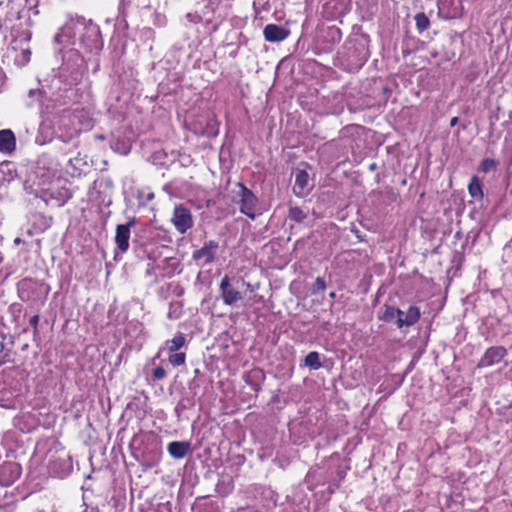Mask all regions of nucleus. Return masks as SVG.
Masks as SVG:
<instances>
[{
	"label": "nucleus",
	"mask_w": 512,
	"mask_h": 512,
	"mask_svg": "<svg viewBox=\"0 0 512 512\" xmlns=\"http://www.w3.org/2000/svg\"><path fill=\"white\" fill-rule=\"evenodd\" d=\"M153 380L159 381L166 377V371L162 366H158L152 371Z\"/></svg>",
	"instance_id": "nucleus-34"
},
{
	"label": "nucleus",
	"mask_w": 512,
	"mask_h": 512,
	"mask_svg": "<svg viewBox=\"0 0 512 512\" xmlns=\"http://www.w3.org/2000/svg\"><path fill=\"white\" fill-rule=\"evenodd\" d=\"M60 37H61V35H60V34H57V35L55 36V41H56V42H59V41H60Z\"/></svg>",
	"instance_id": "nucleus-49"
},
{
	"label": "nucleus",
	"mask_w": 512,
	"mask_h": 512,
	"mask_svg": "<svg viewBox=\"0 0 512 512\" xmlns=\"http://www.w3.org/2000/svg\"><path fill=\"white\" fill-rule=\"evenodd\" d=\"M153 197H154V195L152 193H150L147 198H148V200H151Z\"/></svg>",
	"instance_id": "nucleus-52"
},
{
	"label": "nucleus",
	"mask_w": 512,
	"mask_h": 512,
	"mask_svg": "<svg viewBox=\"0 0 512 512\" xmlns=\"http://www.w3.org/2000/svg\"><path fill=\"white\" fill-rule=\"evenodd\" d=\"M507 355L504 346L489 347L477 363V368H487L500 363Z\"/></svg>",
	"instance_id": "nucleus-10"
},
{
	"label": "nucleus",
	"mask_w": 512,
	"mask_h": 512,
	"mask_svg": "<svg viewBox=\"0 0 512 512\" xmlns=\"http://www.w3.org/2000/svg\"><path fill=\"white\" fill-rule=\"evenodd\" d=\"M237 192L238 199L235 200L239 204V211L248 218L254 220L257 217L256 208L259 203L258 197L243 183L238 182Z\"/></svg>",
	"instance_id": "nucleus-2"
},
{
	"label": "nucleus",
	"mask_w": 512,
	"mask_h": 512,
	"mask_svg": "<svg viewBox=\"0 0 512 512\" xmlns=\"http://www.w3.org/2000/svg\"><path fill=\"white\" fill-rule=\"evenodd\" d=\"M399 317H400V318H404V317H405L404 311H403V310H401V309H399V314H397V316H396V320H397V319H399Z\"/></svg>",
	"instance_id": "nucleus-43"
},
{
	"label": "nucleus",
	"mask_w": 512,
	"mask_h": 512,
	"mask_svg": "<svg viewBox=\"0 0 512 512\" xmlns=\"http://www.w3.org/2000/svg\"><path fill=\"white\" fill-rule=\"evenodd\" d=\"M16 150V137L12 130H0V152L11 155Z\"/></svg>",
	"instance_id": "nucleus-16"
},
{
	"label": "nucleus",
	"mask_w": 512,
	"mask_h": 512,
	"mask_svg": "<svg viewBox=\"0 0 512 512\" xmlns=\"http://www.w3.org/2000/svg\"><path fill=\"white\" fill-rule=\"evenodd\" d=\"M329 296H330V298H335V297H336V292H331V293L329 294Z\"/></svg>",
	"instance_id": "nucleus-50"
},
{
	"label": "nucleus",
	"mask_w": 512,
	"mask_h": 512,
	"mask_svg": "<svg viewBox=\"0 0 512 512\" xmlns=\"http://www.w3.org/2000/svg\"><path fill=\"white\" fill-rule=\"evenodd\" d=\"M232 489H233V486L231 484V481H229L228 483L221 481V482H218V484H217V491L220 494H228L232 491Z\"/></svg>",
	"instance_id": "nucleus-33"
},
{
	"label": "nucleus",
	"mask_w": 512,
	"mask_h": 512,
	"mask_svg": "<svg viewBox=\"0 0 512 512\" xmlns=\"http://www.w3.org/2000/svg\"><path fill=\"white\" fill-rule=\"evenodd\" d=\"M499 166V161L492 158H485L481 160L478 171L482 173H489L491 171H495Z\"/></svg>",
	"instance_id": "nucleus-27"
},
{
	"label": "nucleus",
	"mask_w": 512,
	"mask_h": 512,
	"mask_svg": "<svg viewBox=\"0 0 512 512\" xmlns=\"http://www.w3.org/2000/svg\"><path fill=\"white\" fill-rule=\"evenodd\" d=\"M511 242H512V238H511Z\"/></svg>",
	"instance_id": "nucleus-54"
},
{
	"label": "nucleus",
	"mask_w": 512,
	"mask_h": 512,
	"mask_svg": "<svg viewBox=\"0 0 512 512\" xmlns=\"http://www.w3.org/2000/svg\"><path fill=\"white\" fill-rule=\"evenodd\" d=\"M9 311L12 314L14 320H16L22 313V305L19 303H13L9 306Z\"/></svg>",
	"instance_id": "nucleus-35"
},
{
	"label": "nucleus",
	"mask_w": 512,
	"mask_h": 512,
	"mask_svg": "<svg viewBox=\"0 0 512 512\" xmlns=\"http://www.w3.org/2000/svg\"><path fill=\"white\" fill-rule=\"evenodd\" d=\"M12 361L11 350L5 347L3 342L0 343V366Z\"/></svg>",
	"instance_id": "nucleus-30"
},
{
	"label": "nucleus",
	"mask_w": 512,
	"mask_h": 512,
	"mask_svg": "<svg viewBox=\"0 0 512 512\" xmlns=\"http://www.w3.org/2000/svg\"><path fill=\"white\" fill-rule=\"evenodd\" d=\"M418 32L422 33L430 26V20L424 12L417 13L414 17Z\"/></svg>",
	"instance_id": "nucleus-28"
},
{
	"label": "nucleus",
	"mask_w": 512,
	"mask_h": 512,
	"mask_svg": "<svg viewBox=\"0 0 512 512\" xmlns=\"http://www.w3.org/2000/svg\"><path fill=\"white\" fill-rule=\"evenodd\" d=\"M179 156H180L179 161H180L182 166L187 167V166H189L192 163V158H191L190 155L179 154Z\"/></svg>",
	"instance_id": "nucleus-36"
},
{
	"label": "nucleus",
	"mask_w": 512,
	"mask_h": 512,
	"mask_svg": "<svg viewBox=\"0 0 512 512\" xmlns=\"http://www.w3.org/2000/svg\"><path fill=\"white\" fill-rule=\"evenodd\" d=\"M468 193L476 201L484 198L483 184L477 175H473L468 184Z\"/></svg>",
	"instance_id": "nucleus-21"
},
{
	"label": "nucleus",
	"mask_w": 512,
	"mask_h": 512,
	"mask_svg": "<svg viewBox=\"0 0 512 512\" xmlns=\"http://www.w3.org/2000/svg\"><path fill=\"white\" fill-rule=\"evenodd\" d=\"M22 468L17 462H3L0 465V485L10 486L21 476Z\"/></svg>",
	"instance_id": "nucleus-11"
},
{
	"label": "nucleus",
	"mask_w": 512,
	"mask_h": 512,
	"mask_svg": "<svg viewBox=\"0 0 512 512\" xmlns=\"http://www.w3.org/2000/svg\"><path fill=\"white\" fill-rule=\"evenodd\" d=\"M17 292L19 298L24 302L37 301L42 295L45 297L48 295L49 287L43 282L24 278L17 283Z\"/></svg>",
	"instance_id": "nucleus-1"
},
{
	"label": "nucleus",
	"mask_w": 512,
	"mask_h": 512,
	"mask_svg": "<svg viewBox=\"0 0 512 512\" xmlns=\"http://www.w3.org/2000/svg\"><path fill=\"white\" fill-rule=\"evenodd\" d=\"M137 219L129 218L126 224H119L116 227L115 243L117 248L122 252H126L129 248L130 228L135 226Z\"/></svg>",
	"instance_id": "nucleus-12"
},
{
	"label": "nucleus",
	"mask_w": 512,
	"mask_h": 512,
	"mask_svg": "<svg viewBox=\"0 0 512 512\" xmlns=\"http://www.w3.org/2000/svg\"><path fill=\"white\" fill-rule=\"evenodd\" d=\"M84 30L85 32L81 36V44L90 53L98 55L103 49V40L99 27L90 22L85 26Z\"/></svg>",
	"instance_id": "nucleus-3"
},
{
	"label": "nucleus",
	"mask_w": 512,
	"mask_h": 512,
	"mask_svg": "<svg viewBox=\"0 0 512 512\" xmlns=\"http://www.w3.org/2000/svg\"><path fill=\"white\" fill-rule=\"evenodd\" d=\"M171 222L180 234H185L194 224L190 209L183 204L175 205Z\"/></svg>",
	"instance_id": "nucleus-6"
},
{
	"label": "nucleus",
	"mask_w": 512,
	"mask_h": 512,
	"mask_svg": "<svg viewBox=\"0 0 512 512\" xmlns=\"http://www.w3.org/2000/svg\"><path fill=\"white\" fill-rule=\"evenodd\" d=\"M22 242L21 238L17 237L15 240H14V243L15 244H20Z\"/></svg>",
	"instance_id": "nucleus-48"
},
{
	"label": "nucleus",
	"mask_w": 512,
	"mask_h": 512,
	"mask_svg": "<svg viewBox=\"0 0 512 512\" xmlns=\"http://www.w3.org/2000/svg\"><path fill=\"white\" fill-rule=\"evenodd\" d=\"M335 32L340 36V31L339 29H336Z\"/></svg>",
	"instance_id": "nucleus-53"
},
{
	"label": "nucleus",
	"mask_w": 512,
	"mask_h": 512,
	"mask_svg": "<svg viewBox=\"0 0 512 512\" xmlns=\"http://www.w3.org/2000/svg\"><path fill=\"white\" fill-rule=\"evenodd\" d=\"M308 185H309V174L307 173L306 170L298 169L295 172V183L293 186L294 194L298 197L305 196L309 191Z\"/></svg>",
	"instance_id": "nucleus-17"
},
{
	"label": "nucleus",
	"mask_w": 512,
	"mask_h": 512,
	"mask_svg": "<svg viewBox=\"0 0 512 512\" xmlns=\"http://www.w3.org/2000/svg\"><path fill=\"white\" fill-rule=\"evenodd\" d=\"M304 364L313 370L320 369L322 367V363L320 361L319 353L316 351L309 352L304 359Z\"/></svg>",
	"instance_id": "nucleus-25"
},
{
	"label": "nucleus",
	"mask_w": 512,
	"mask_h": 512,
	"mask_svg": "<svg viewBox=\"0 0 512 512\" xmlns=\"http://www.w3.org/2000/svg\"><path fill=\"white\" fill-rule=\"evenodd\" d=\"M11 164L10 161H3L0 163V167H3V166H9Z\"/></svg>",
	"instance_id": "nucleus-45"
},
{
	"label": "nucleus",
	"mask_w": 512,
	"mask_h": 512,
	"mask_svg": "<svg viewBox=\"0 0 512 512\" xmlns=\"http://www.w3.org/2000/svg\"><path fill=\"white\" fill-rule=\"evenodd\" d=\"M399 314V308H396L389 304H384L382 314L378 315L380 321L386 323H396V316Z\"/></svg>",
	"instance_id": "nucleus-23"
},
{
	"label": "nucleus",
	"mask_w": 512,
	"mask_h": 512,
	"mask_svg": "<svg viewBox=\"0 0 512 512\" xmlns=\"http://www.w3.org/2000/svg\"><path fill=\"white\" fill-rule=\"evenodd\" d=\"M376 168H377V164H376V163H372V164L369 166V169H370L371 171L376 170Z\"/></svg>",
	"instance_id": "nucleus-46"
},
{
	"label": "nucleus",
	"mask_w": 512,
	"mask_h": 512,
	"mask_svg": "<svg viewBox=\"0 0 512 512\" xmlns=\"http://www.w3.org/2000/svg\"><path fill=\"white\" fill-rule=\"evenodd\" d=\"M49 197L57 201L58 206H63L72 198V192L66 187L51 189Z\"/></svg>",
	"instance_id": "nucleus-22"
},
{
	"label": "nucleus",
	"mask_w": 512,
	"mask_h": 512,
	"mask_svg": "<svg viewBox=\"0 0 512 512\" xmlns=\"http://www.w3.org/2000/svg\"><path fill=\"white\" fill-rule=\"evenodd\" d=\"M308 217V211L298 206H290L288 210V219L296 223H302Z\"/></svg>",
	"instance_id": "nucleus-24"
},
{
	"label": "nucleus",
	"mask_w": 512,
	"mask_h": 512,
	"mask_svg": "<svg viewBox=\"0 0 512 512\" xmlns=\"http://www.w3.org/2000/svg\"><path fill=\"white\" fill-rule=\"evenodd\" d=\"M17 498L13 493L7 491H0V511L1 512H15L17 508Z\"/></svg>",
	"instance_id": "nucleus-20"
},
{
	"label": "nucleus",
	"mask_w": 512,
	"mask_h": 512,
	"mask_svg": "<svg viewBox=\"0 0 512 512\" xmlns=\"http://www.w3.org/2000/svg\"><path fill=\"white\" fill-rule=\"evenodd\" d=\"M405 317L396 320L397 328L410 327L415 325L421 318V311L418 306L410 305L407 311H404Z\"/></svg>",
	"instance_id": "nucleus-15"
},
{
	"label": "nucleus",
	"mask_w": 512,
	"mask_h": 512,
	"mask_svg": "<svg viewBox=\"0 0 512 512\" xmlns=\"http://www.w3.org/2000/svg\"><path fill=\"white\" fill-rule=\"evenodd\" d=\"M194 374H195L196 376H197V375H199V374H200V370H199L198 368H197V369H195V370H194Z\"/></svg>",
	"instance_id": "nucleus-51"
},
{
	"label": "nucleus",
	"mask_w": 512,
	"mask_h": 512,
	"mask_svg": "<svg viewBox=\"0 0 512 512\" xmlns=\"http://www.w3.org/2000/svg\"><path fill=\"white\" fill-rule=\"evenodd\" d=\"M161 449L157 442L151 443V448L142 452V462L147 466L152 467L159 462Z\"/></svg>",
	"instance_id": "nucleus-19"
},
{
	"label": "nucleus",
	"mask_w": 512,
	"mask_h": 512,
	"mask_svg": "<svg viewBox=\"0 0 512 512\" xmlns=\"http://www.w3.org/2000/svg\"><path fill=\"white\" fill-rule=\"evenodd\" d=\"M186 343V339L183 333L178 332L172 340L168 341L167 344L168 350L170 353L178 351L180 348H182Z\"/></svg>",
	"instance_id": "nucleus-26"
},
{
	"label": "nucleus",
	"mask_w": 512,
	"mask_h": 512,
	"mask_svg": "<svg viewBox=\"0 0 512 512\" xmlns=\"http://www.w3.org/2000/svg\"><path fill=\"white\" fill-rule=\"evenodd\" d=\"M73 470L72 457L68 454L62 453L54 457L49 463V471L51 474L59 477H67Z\"/></svg>",
	"instance_id": "nucleus-7"
},
{
	"label": "nucleus",
	"mask_w": 512,
	"mask_h": 512,
	"mask_svg": "<svg viewBox=\"0 0 512 512\" xmlns=\"http://www.w3.org/2000/svg\"><path fill=\"white\" fill-rule=\"evenodd\" d=\"M182 314V303L179 301H172L169 304L168 318L175 320Z\"/></svg>",
	"instance_id": "nucleus-29"
},
{
	"label": "nucleus",
	"mask_w": 512,
	"mask_h": 512,
	"mask_svg": "<svg viewBox=\"0 0 512 512\" xmlns=\"http://www.w3.org/2000/svg\"><path fill=\"white\" fill-rule=\"evenodd\" d=\"M351 231L356 235V237H357L360 241H363V238H362V236L360 235L359 230H357V229H356V230L352 229Z\"/></svg>",
	"instance_id": "nucleus-42"
},
{
	"label": "nucleus",
	"mask_w": 512,
	"mask_h": 512,
	"mask_svg": "<svg viewBox=\"0 0 512 512\" xmlns=\"http://www.w3.org/2000/svg\"><path fill=\"white\" fill-rule=\"evenodd\" d=\"M350 129V126H346L341 130V133L344 134L346 131Z\"/></svg>",
	"instance_id": "nucleus-47"
},
{
	"label": "nucleus",
	"mask_w": 512,
	"mask_h": 512,
	"mask_svg": "<svg viewBox=\"0 0 512 512\" xmlns=\"http://www.w3.org/2000/svg\"><path fill=\"white\" fill-rule=\"evenodd\" d=\"M39 319H40L39 315H34L29 320V324L33 327L35 334L38 332Z\"/></svg>",
	"instance_id": "nucleus-37"
},
{
	"label": "nucleus",
	"mask_w": 512,
	"mask_h": 512,
	"mask_svg": "<svg viewBox=\"0 0 512 512\" xmlns=\"http://www.w3.org/2000/svg\"><path fill=\"white\" fill-rule=\"evenodd\" d=\"M266 379L265 372L261 368H253L244 374L245 383L257 394L262 389V384Z\"/></svg>",
	"instance_id": "nucleus-13"
},
{
	"label": "nucleus",
	"mask_w": 512,
	"mask_h": 512,
	"mask_svg": "<svg viewBox=\"0 0 512 512\" xmlns=\"http://www.w3.org/2000/svg\"><path fill=\"white\" fill-rule=\"evenodd\" d=\"M184 292L185 290L183 286H181L180 284L175 285L173 288V294L176 295L177 297L183 296Z\"/></svg>",
	"instance_id": "nucleus-38"
},
{
	"label": "nucleus",
	"mask_w": 512,
	"mask_h": 512,
	"mask_svg": "<svg viewBox=\"0 0 512 512\" xmlns=\"http://www.w3.org/2000/svg\"><path fill=\"white\" fill-rule=\"evenodd\" d=\"M186 354L184 352H173L169 356V362L173 366H180L185 363Z\"/></svg>",
	"instance_id": "nucleus-31"
},
{
	"label": "nucleus",
	"mask_w": 512,
	"mask_h": 512,
	"mask_svg": "<svg viewBox=\"0 0 512 512\" xmlns=\"http://www.w3.org/2000/svg\"><path fill=\"white\" fill-rule=\"evenodd\" d=\"M325 289H326V282H325L324 278L317 277L312 288H311V293L316 295L320 292L325 291Z\"/></svg>",
	"instance_id": "nucleus-32"
},
{
	"label": "nucleus",
	"mask_w": 512,
	"mask_h": 512,
	"mask_svg": "<svg viewBox=\"0 0 512 512\" xmlns=\"http://www.w3.org/2000/svg\"><path fill=\"white\" fill-rule=\"evenodd\" d=\"M191 449L188 441H172L167 446L169 455L174 459H183Z\"/></svg>",
	"instance_id": "nucleus-18"
},
{
	"label": "nucleus",
	"mask_w": 512,
	"mask_h": 512,
	"mask_svg": "<svg viewBox=\"0 0 512 512\" xmlns=\"http://www.w3.org/2000/svg\"><path fill=\"white\" fill-rule=\"evenodd\" d=\"M220 295L224 304L234 306L243 296L237 287L231 282L228 275H225L219 285Z\"/></svg>",
	"instance_id": "nucleus-8"
},
{
	"label": "nucleus",
	"mask_w": 512,
	"mask_h": 512,
	"mask_svg": "<svg viewBox=\"0 0 512 512\" xmlns=\"http://www.w3.org/2000/svg\"><path fill=\"white\" fill-rule=\"evenodd\" d=\"M84 68V59L77 51H70L62 66L64 71H70L74 81H77L82 76Z\"/></svg>",
	"instance_id": "nucleus-9"
},
{
	"label": "nucleus",
	"mask_w": 512,
	"mask_h": 512,
	"mask_svg": "<svg viewBox=\"0 0 512 512\" xmlns=\"http://www.w3.org/2000/svg\"><path fill=\"white\" fill-rule=\"evenodd\" d=\"M459 122V118L458 117H453L451 120H450V126L451 127H454L455 125H457Z\"/></svg>",
	"instance_id": "nucleus-41"
},
{
	"label": "nucleus",
	"mask_w": 512,
	"mask_h": 512,
	"mask_svg": "<svg viewBox=\"0 0 512 512\" xmlns=\"http://www.w3.org/2000/svg\"><path fill=\"white\" fill-rule=\"evenodd\" d=\"M40 90H30L29 91V96H34L35 94H40Z\"/></svg>",
	"instance_id": "nucleus-44"
},
{
	"label": "nucleus",
	"mask_w": 512,
	"mask_h": 512,
	"mask_svg": "<svg viewBox=\"0 0 512 512\" xmlns=\"http://www.w3.org/2000/svg\"><path fill=\"white\" fill-rule=\"evenodd\" d=\"M186 409V405H184L182 402H179L178 405L176 406L175 408V412L177 413V415H180V413Z\"/></svg>",
	"instance_id": "nucleus-39"
},
{
	"label": "nucleus",
	"mask_w": 512,
	"mask_h": 512,
	"mask_svg": "<svg viewBox=\"0 0 512 512\" xmlns=\"http://www.w3.org/2000/svg\"><path fill=\"white\" fill-rule=\"evenodd\" d=\"M192 131L198 136L215 138L219 134V122L215 115L207 114L193 124Z\"/></svg>",
	"instance_id": "nucleus-5"
},
{
	"label": "nucleus",
	"mask_w": 512,
	"mask_h": 512,
	"mask_svg": "<svg viewBox=\"0 0 512 512\" xmlns=\"http://www.w3.org/2000/svg\"><path fill=\"white\" fill-rule=\"evenodd\" d=\"M219 243L215 240H209L204 245L193 251L192 259L200 266L204 267L212 264L218 254Z\"/></svg>",
	"instance_id": "nucleus-4"
},
{
	"label": "nucleus",
	"mask_w": 512,
	"mask_h": 512,
	"mask_svg": "<svg viewBox=\"0 0 512 512\" xmlns=\"http://www.w3.org/2000/svg\"><path fill=\"white\" fill-rule=\"evenodd\" d=\"M155 270H156V266L153 265V264H149L148 268L146 270V274L147 275H152L155 272Z\"/></svg>",
	"instance_id": "nucleus-40"
},
{
	"label": "nucleus",
	"mask_w": 512,
	"mask_h": 512,
	"mask_svg": "<svg viewBox=\"0 0 512 512\" xmlns=\"http://www.w3.org/2000/svg\"><path fill=\"white\" fill-rule=\"evenodd\" d=\"M290 31L277 24H268L264 27V38L268 42H281L285 40Z\"/></svg>",
	"instance_id": "nucleus-14"
}]
</instances>
